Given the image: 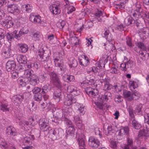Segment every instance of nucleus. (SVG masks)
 <instances>
[{"mask_svg": "<svg viewBox=\"0 0 149 149\" xmlns=\"http://www.w3.org/2000/svg\"><path fill=\"white\" fill-rule=\"evenodd\" d=\"M50 79L53 85L58 88H61L62 83L58 76L54 71L50 72L49 73Z\"/></svg>", "mask_w": 149, "mask_h": 149, "instance_id": "nucleus-1", "label": "nucleus"}, {"mask_svg": "<svg viewBox=\"0 0 149 149\" xmlns=\"http://www.w3.org/2000/svg\"><path fill=\"white\" fill-rule=\"evenodd\" d=\"M49 136L53 140L58 139L61 137L63 134V130L61 129H52L48 131Z\"/></svg>", "mask_w": 149, "mask_h": 149, "instance_id": "nucleus-2", "label": "nucleus"}, {"mask_svg": "<svg viewBox=\"0 0 149 149\" xmlns=\"http://www.w3.org/2000/svg\"><path fill=\"white\" fill-rule=\"evenodd\" d=\"M54 60L55 66L59 68V70L62 72V73H64L66 71V69L62 58L58 56L55 58Z\"/></svg>", "mask_w": 149, "mask_h": 149, "instance_id": "nucleus-3", "label": "nucleus"}, {"mask_svg": "<svg viewBox=\"0 0 149 149\" xmlns=\"http://www.w3.org/2000/svg\"><path fill=\"white\" fill-rule=\"evenodd\" d=\"M38 55L41 58V61L45 62L49 59L51 53L49 50H45L42 49H40L38 52Z\"/></svg>", "mask_w": 149, "mask_h": 149, "instance_id": "nucleus-4", "label": "nucleus"}, {"mask_svg": "<svg viewBox=\"0 0 149 149\" xmlns=\"http://www.w3.org/2000/svg\"><path fill=\"white\" fill-rule=\"evenodd\" d=\"M88 144L89 146L93 149H96L101 144L100 141L93 136H91L89 137Z\"/></svg>", "mask_w": 149, "mask_h": 149, "instance_id": "nucleus-5", "label": "nucleus"}, {"mask_svg": "<svg viewBox=\"0 0 149 149\" xmlns=\"http://www.w3.org/2000/svg\"><path fill=\"white\" fill-rule=\"evenodd\" d=\"M68 93L71 96H77L79 95L80 92L79 89L76 86L72 85H69L67 88Z\"/></svg>", "mask_w": 149, "mask_h": 149, "instance_id": "nucleus-6", "label": "nucleus"}, {"mask_svg": "<svg viewBox=\"0 0 149 149\" xmlns=\"http://www.w3.org/2000/svg\"><path fill=\"white\" fill-rule=\"evenodd\" d=\"M25 77L29 78V79H39L38 77L33 73V70L31 69L25 70L24 72Z\"/></svg>", "mask_w": 149, "mask_h": 149, "instance_id": "nucleus-7", "label": "nucleus"}, {"mask_svg": "<svg viewBox=\"0 0 149 149\" xmlns=\"http://www.w3.org/2000/svg\"><path fill=\"white\" fill-rule=\"evenodd\" d=\"M19 7L17 4H12L7 5V9L9 12L12 14H19L20 11Z\"/></svg>", "mask_w": 149, "mask_h": 149, "instance_id": "nucleus-8", "label": "nucleus"}, {"mask_svg": "<svg viewBox=\"0 0 149 149\" xmlns=\"http://www.w3.org/2000/svg\"><path fill=\"white\" fill-rule=\"evenodd\" d=\"M46 122V119L42 118L39 120V124L40 128L43 131L48 132L49 130H50V127L49 125V123Z\"/></svg>", "mask_w": 149, "mask_h": 149, "instance_id": "nucleus-9", "label": "nucleus"}, {"mask_svg": "<svg viewBox=\"0 0 149 149\" xmlns=\"http://www.w3.org/2000/svg\"><path fill=\"white\" fill-rule=\"evenodd\" d=\"M76 102V99L75 98L70 95L68 94L64 102V105L68 106L75 103Z\"/></svg>", "mask_w": 149, "mask_h": 149, "instance_id": "nucleus-10", "label": "nucleus"}, {"mask_svg": "<svg viewBox=\"0 0 149 149\" xmlns=\"http://www.w3.org/2000/svg\"><path fill=\"white\" fill-rule=\"evenodd\" d=\"M79 63L82 67H86L88 65L90 61L89 58L86 55L82 56L81 58H79Z\"/></svg>", "mask_w": 149, "mask_h": 149, "instance_id": "nucleus-11", "label": "nucleus"}, {"mask_svg": "<svg viewBox=\"0 0 149 149\" xmlns=\"http://www.w3.org/2000/svg\"><path fill=\"white\" fill-rule=\"evenodd\" d=\"M16 67V64L14 60H9L6 64V69L8 71H14Z\"/></svg>", "mask_w": 149, "mask_h": 149, "instance_id": "nucleus-12", "label": "nucleus"}, {"mask_svg": "<svg viewBox=\"0 0 149 149\" xmlns=\"http://www.w3.org/2000/svg\"><path fill=\"white\" fill-rule=\"evenodd\" d=\"M24 97L19 94L14 95L12 98L13 102L15 105L19 106L21 103Z\"/></svg>", "mask_w": 149, "mask_h": 149, "instance_id": "nucleus-13", "label": "nucleus"}, {"mask_svg": "<svg viewBox=\"0 0 149 149\" xmlns=\"http://www.w3.org/2000/svg\"><path fill=\"white\" fill-rule=\"evenodd\" d=\"M61 89L58 88L53 93V97L56 102H59L62 98V95Z\"/></svg>", "mask_w": 149, "mask_h": 149, "instance_id": "nucleus-14", "label": "nucleus"}, {"mask_svg": "<svg viewBox=\"0 0 149 149\" xmlns=\"http://www.w3.org/2000/svg\"><path fill=\"white\" fill-rule=\"evenodd\" d=\"M109 58V56L106 54H104L103 56L102 59H100L97 62V66L100 68H102V67H105V63L107 62Z\"/></svg>", "mask_w": 149, "mask_h": 149, "instance_id": "nucleus-15", "label": "nucleus"}, {"mask_svg": "<svg viewBox=\"0 0 149 149\" xmlns=\"http://www.w3.org/2000/svg\"><path fill=\"white\" fill-rule=\"evenodd\" d=\"M34 139L33 135L25 137L22 140V146H30L32 144V141Z\"/></svg>", "mask_w": 149, "mask_h": 149, "instance_id": "nucleus-16", "label": "nucleus"}, {"mask_svg": "<svg viewBox=\"0 0 149 149\" xmlns=\"http://www.w3.org/2000/svg\"><path fill=\"white\" fill-rule=\"evenodd\" d=\"M50 11L54 15H56L59 14L61 11L59 6L56 4H52L49 7Z\"/></svg>", "mask_w": 149, "mask_h": 149, "instance_id": "nucleus-17", "label": "nucleus"}, {"mask_svg": "<svg viewBox=\"0 0 149 149\" xmlns=\"http://www.w3.org/2000/svg\"><path fill=\"white\" fill-rule=\"evenodd\" d=\"M111 93L109 92H107L104 93V95L98 98V100L102 101V102H105L108 100L111 99Z\"/></svg>", "mask_w": 149, "mask_h": 149, "instance_id": "nucleus-18", "label": "nucleus"}, {"mask_svg": "<svg viewBox=\"0 0 149 149\" xmlns=\"http://www.w3.org/2000/svg\"><path fill=\"white\" fill-rule=\"evenodd\" d=\"M6 133L8 135L13 136L17 135V134L16 129L12 126H9L6 128Z\"/></svg>", "mask_w": 149, "mask_h": 149, "instance_id": "nucleus-19", "label": "nucleus"}, {"mask_svg": "<svg viewBox=\"0 0 149 149\" xmlns=\"http://www.w3.org/2000/svg\"><path fill=\"white\" fill-rule=\"evenodd\" d=\"M74 121L75 124L79 129H82L83 127V125L82 121L78 115L74 116Z\"/></svg>", "mask_w": 149, "mask_h": 149, "instance_id": "nucleus-20", "label": "nucleus"}, {"mask_svg": "<svg viewBox=\"0 0 149 149\" xmlns=\"http://www.w3.org/2000/svg\"><path fill=\"white\" fill-rule=\"evenodd\" d=\"M117 132H118V135L120 136H123V135H128L129 133V128L127 126L121 127Z\"/></svg>", "mask_w": 149, "mask_h": 149, "instance_id": "nucleus-21", "label": "nucleus"}, {"mask_svg": "<svg viewBox=\"0 0 149 149\" xmlns=\"http://www.w3.org/2000/svg\"><path fill=\"white\" fill-rule=\"evenodd\" d=\"M40 67V63L38 62L31 63L28 62L26 65V67L29 68L28 69L32 68L35 71H36Z\"/></svg>", "mask_w": 149, "mask_h": 149, "instance_id": "nucleus-22", "label": "nucleus"}, {"mask_svg": "<svg viewBox=\"0 0 149 149\" xmlns=\"http://www.w3.org/2000/svg\"><path fill=\"white\" fill-rule=\"evenodd\" d=\"M11 49L10 47H4L2 49V54L6 58L10 57L11 53Z\"/></svg>", "mask_w": 149, "mask_h": 149, "instance_id": "nucleus-23", "label": "nucleus"}, {"mask_svg": "<svg viewBox=\"0 0 149 149\" xmlns=\"http://www.w3.org/2000/svg\"><path fill=\"white\" fill-rule=\"evenodd\" d=\"M63 80L68 83L74 81L75 80L74 77L71 75H68L67 74H65L62 76Z\"/></svg>", "mask_w": 149, "mask_h": 149, "instance_id": "nucleus-24", "label": "nucleus"}, {"mask_svg": "<svg viewBox=\"0 0 149 149\" xmlns=\"http://www.w3.org/2000/svg\"><path fill=\"white\" fill-rule=\"evenodd\" d=\"M41 17L39 15H36L33 13L31 14L30 15L29 20L35 23H39L41 21Z\"/></svg>", "mask_w": 149, "mask_h": 149, "instance_id": "nucleus-25", "label": "nucleus"}, {"mask_svg": "<svg viewBox=\"0 0 149 149\" xmlns=\"http://www.w3.org/2000/svg\"><path fill=\"white\" fill-rule=\"evenodd\" d=\"M138 137L145 136L146 137L149 136V130L148 127H146V129L141 130L139 132Z\"/></svg>", "mask_w": 149, "mask_h": 149, "instance_id": "nucleus-26", "label": "nucleus"}, {"mask_svg": "<svg viewBox=\"0 0 149 149\" xmlns=\"http://www.w3.org/2000/svg\"><path fill=\"white\" fill-rule=\"evenodd\" d=\"M17 61L19 63L25 64L26 66L27 63H28V62H29L25 56L21 54L18 55L17 58Z\"/></svg>", "mask_w": 149, "mask_h": 149, "instance_id": "nucleus-27", "label": "nucleus"}, {"mask_svg": "<svg viewBox=\"0 0 149 149\" xmlns=\"http://www.w3.org/2000/svg\"><path fill=\"white\" fill-rule=\"evenodd\" d=\"M1 22L3 26L7 29L12 27L13 25V23L11 20L5 19Z\"/></svg>", "mask_w": 149, "mask_h": 149, "instance_id": "nucleus-28", "label": "nucleus"}, {"mask_svg": "<svg viewBox=\"0 0 149 149\" xmlns=\"http://www.w3.org/2000/svg\"><path fill=\"white\" fill-rule=\"evenodd\" d=\"M85 92L89 96H95L97 94L98 91L96 89L89 87L86 88Z\"/></svg>", "mask_w": 149, "mask_h": 149, "instance_id": "nucleus-29", "label": "nucleus"}, {"mask_svg": "<svg viewBox=\"0 0 149 149\" xmlns=\"http://www.w3.org/2000/svg\"><path fill=\"white\" fill-rule=\"evenodd\" d=\"M135 22V20L130 16H128L124 20L125 25L127 26L134 24Z\"/></svg>", "mask_w": 149, "mask_h": 149, "instance_id": "nucleus-30", "label": "nucleus"}, {"mask_svg": "<svg viewBox=\"0 0 149 149\" xmlns=\"http://www.w3.org/2000/svg\"><path fill=\"white\" fill-rule=\"evenodd\" d=\"M32 8V5L29 4L22 5L21 6V9L22 10L27 13L31 12Z\"/></svg>", "mask_w": 149, "mask_h": 149, "instance_id": "nucleus-31", "label": "nucleus"}, {"mask_svg": "<svg viewBox=\"0 0 149 149\" xmlns=\"http://www.w3.org/2000/svg\"><path fill=\"white\" fill-rule=\"evenodd\" d=\"M19 50L22 53L26 52L28 49V47L25 44L19 43L17 45Z\"/></svg>", "mask_w": 149, "mask_h": 149, "instance_id": "nucleus-32", "label": "nucleus"}, {"mask_svg": "<svg viewBox=\"0 0 149 149\" xmlns=\"http://www.w3.org/2000/svg\"><path fill=\"white\" fill-rule=\"evenodd\" d=\"M104 36H103L108 41H111L112 40V37L111 36V34L109 29H107L104 30Z\"/></svg>", "mask_w": 149, "mask_h": 149, "instance_id": "nucleus-33", "label": "nucleus"}, {"mask_svg": "<svg viewBox=\"0 0 149 149\" xmlns=\"http://www.w3.org/2000/svg\"><path fill=\"white\" fill-rule=\"evenodd\" d=\"M0 144L2 147L5 149L11 148L12 147V144L6 142L5 140L2 138L0 139Z\"/></svg>", "mask_w": 149, "mask_h": 149, "instance_id": "nucleus-34", "label": "nucleus"}, {"mask_svg": "<svg viewBox=\"0 0 149 149\" xmlns=\"http://www.w3.org/2000/svg\"><path fill=\"white\" fill-rule=\"evenodd\" d=\"M77 142L78 143L80 149H85L86 146L84 139L82 138H78L77 139Z\"/></svg>", "mask_w": 149, "mask_h": 149, "instance_id": "nucleus-35", "label": "nucleus"}, {"mask_svg": "<svg viewBox=\"0 0 149 149\" xmlns=\"http://www.w3.org/2000/svg\"><path fill=\"white\" fill-rule=\"evenodd\" d=\"M140 94L137 92H132L131 97L129 98V101L130 102L132 100H138L140 97Z\"/></svg>", "mask_w": 149, "mask_h": 149, "instance_id": "nucleus-36", "label": "nucleus"}, {"mask_svg": "<svg viewBox=\"0 0 149 149\" xmlns=\"http://www.w3.org/2000/svg\"><path fill=\"white\" fill-rule=\"evenodd\" d=\"M8 104L6 102H3L0 105V109L3 111H8L9 108L8 107Z\"/></svg>", "mask_w": 149, "mask_h": 149, "instance_id": "nucleus-37", "label": "nucleus"}, {"mask_svg": "<svg viewBox=\"0 0 149 149\" xmlns=\"http://www.w3.org/2000/svg\"><path fill=\"white\" fill-rule=\"evenodd\" d=\"M42 96L41 93H37L35 94L33 96L34 100L40 103L42 99Z\"/></svg>", "mask_w": 149, "mask_h": 149, "instance_id": "nucleus-38", "label": "nucleus"}, {"mask_svg": "<svg viewBox=\"0 0 149 149\" xmlns=\"http://www.w3.org/2000/svg\"><path fill=\"white\" fill-rule=\"evenodd\" d=\"M75 131L74 126H69L67 128L66 132L68 135H70L71 136L74 134Z\"/></svg>", "mask_w": 149, "mask_h": 149, "instance_id": "nucleus-39", "label": "nucleus"}, {"mask_svg": "<svg viewBox=\"0 0 149 149\" xmlns=\"http://www.w3.org/2000/svg\"><path fill=\"white\" fill-rule=\"evenodd\" d=\"M42 94H46L51 90V87L46 84L44 85L41 88Z\"/></svg>", "mask_w": 149, "mask_h": 149, "instance_id": "nucleus-40", "label": "nucleus"}, {"mask_svg": "<svg viewBox=\"0 0 149 149\" xmlns=\"http://www.w3.org/2000/svg\"><path fill=\"white\" fill-rule=\"evenodd\" d=\"M132 93L130 91L124 90L123 91V95L125 98H127L128 100L129 101V98L131 97Z\"/></svg>", "mask_w": 149, "mask_h": 149, "instance_id": "nucleus-41", "label": "nucleus"}, {"mask_svg": "<svg viewBox=\"0 0 149 149\" xmlns=\"http://www.w3.org/2000/svg\"><path fill=\"white\" fill-rule=\"evenodd\" d=\"M132 125L134 128L136 130L139 129L141 127V125L136 120L135 118H133L132 121Z\"/></svg>", "mask_w": 149, "mask_h": 149, "instance_id": "nucleus-42", "label": "nucleus"}, {"mask_svg": "<svg viewBox=\"0 0 149 149\" xmlns=\"http://www.w3.org/2000/svg\"><path fill=\"white\" fill-rule=\"evenodd\" d=\"M104 90H110L112 88H113L112 85L110 84L107 81V80H105L104 81Z\"/></svg>", "mask_w": 149, "mask_h": 149, "instance_id": "nucleus-43", "label": "nucleus"}, {"mask_svg": "<svg viewBox=\"0 0 149 149\" xmlns=\"http://www.w3.org/2000/svg\"><path fill=\"white\" fill-rule=\"evenodd\" d=\"M132 13V16L134 17L135 19H138L140 17L142 18V12H140L135 10Z\"/></svg>", "mask_w": 149, "mask_h": 149, "instance_id": "nucleus-44", "label": "nucleus"}, {"mask_svg": "<svg viewBox=\"0 0 149 149\" xmlns=\"http://www.w3.org/2000/svg\"><path fill=\"white\" fill-rule=\"evenodd\" d=\"M41 33L39 31H37L32 34L33 38L35 41L38 40L41 38Z\"/></svg>", "mask_w": 149, "mask_h": 149, "instance_id": "nucleus-45", "label": "nucleus"}, {"mask_svg": "<svg viewBox=\"0 0 149 149\" xmlns=\"http://www.w3.org/2000/svg\"><path fill=\"white\" fill-rule=\"evenodd\" d=\"M78 110L81 115H83L86 112V109L84 106L81 104H79L78 105Z\"/></svg>", "mask_w": 149, "mask_h": 149, "instance_id": "nucleus-46", "label": "nucleus"}, {"mask_svg": "<svg viewBox=\"0 0 149 149\" xmlns=\"http://www.w3.org/2000/svg\"><path fill=\"white\" fill-rule=\"evenodd\" d=\"M103 13L102 12L97 9V11L95 13V16L97 17V19L98 21L101 22L102 21L101 16H102Z\"/></svg>", "mask_w": 149, "mask_h": 149, "instance_id": "nucleus-47", "label": "nucleus"}, {"mask_svg": "<svg viewBox=\"0 0 149 149\" xmlns=\"http://www.w3.org/2000/svg\"><path fill=\"white\" fill-rule=\"evenodd\" d=\"M146 50L140 51L139 52V57L143 61H145L146 59Z\"/></svg>", "mask_w": 149, "mask_h": 149, "instance_id": "nucleus-48", "label": "nucleus"}, {"mask_svg": "<svg viewBox=\"0 0 149 149\" xmlns=\"http://www.w3.org/2000/svg\"><path fill=\"white\" fill-rule=\"evenodd\" d=\"M70 40L71 43L75 46H77L79 44V39L78 37L75 36L72 37Z\"/></svg>", "mask_w": 149, "mask_h": 149, "instance_id": "nucleus-49", "label": "nucleus"}, {"mask_svg": "<svg viewBox=\"0 0 149 149\" xmlns=\"http://www.w3.org/2000/svg\"><path fill=\"white\" fill-rule=\"evenodd\" d=\"M125 5L123 4L122 3L119 1L118 3L115 4L114 6L117 10H122L125 7Z\"/></svg>", "mask_w": 149, "mask_h": 149, "instance_id": "nucleus-50", "label": "nucleus"}, {"mask_svg": "<svg viewBox=\"0 0 149 149\" xmlns=\"http://www.w3.org/2000/svg\"><path fill=\"white\" fill-rule=\"evenodd\" d=\"M129 86L131 89H134L138 87V85L136 82L130 81L129 82Z\"/></svg>", "mask_w": 149, "mask_h": 149, "instance_id": "nucleus-51", "label": "nucleus"}, {"mask_svg": "<svg viewBox=\"0 0 149 149\" xmlns=\"http://www.w3.org/2000/svg\"><path fill=\"white\" fill-rule=\"evenodd\" d=\"M126 43L127 45L130 48L134 46L132 39L129 37H127L126 38Z\"/></svg>", "mask_w": 149, "mask_h": 149, "instance_id": "nucleus-52", "label": "nucleus"}, {"mask_svg": "<svg viewBox=\"0 0 149 149\" xmlns=\"http://www.w3.org/2000/svg\"><path fill=\"white\" fill-rule=\"evenodd\" d=\"M95 104L97 107L98 108L100 109H102L104 107L103 104H106V103L105 102H104L99 101L97 102H95Z\"/></svg>", "mask_w": 149, "mask_h": 149, "instance_id": "nucleus-53", "label": "nucleus"}, {"mask_svg": "<svg viewBox=\"0 0 149 149\" xmlns=\"http://www.w3.org/2000/svg\"><path fill=\"white\" fill-rule=\"evenodd\" d=\"M13 33L14 35V38H15L18 40L21 39V36L22 35L20 34V33H19V31L18 32L17 31L15 30L13 32Z\"/></svg>", "mask_w": 149, "mask_h": 149, "instance_id": "nucleus-54", "label": "nucleus"}, {"mask_svg": "<svg viewBox=\"0 0 149 149\" xmlns=\"http://www.w3.org/2000/svg\"><path fill=\"white\" fill-rule=\"evenodd\" d=\"M142 105L141 104L138 105L135 109V111L136 113L139 114H141L142 113Z\"/></svg>", "mask_w": 149, "mask_h": 149, "instance_id": "nucleus-55", "label": "nucleus"}, {"mask_svg": "<svg viewBox=\"0 0 149 149\" xmlns=\"http://www.w3.org/2000/svg\"><path fill=\"white\" fill-rule=\"evenodd\" d=\"M144 117L146 127H148V125H149V113L145 115Z\"/></svg>", "mask_w": 149, "mask_h": 149, "instance_id": "nucleus-56", "label": "nucleus"}, {"mask_svg": "<svg viewBox=\"0 0 149 149\" xmlns=\"http://www.w3.org/2000/svg\"><path fill=\"white\" fill-rule=\"evenodd\" d=\"M32 89V91L34 95L37 93H40V92L41 90V88L36 86L34 87Z\"/></svg>", "mask_w": 149, "mask_h": 149, "instance_id": "nucleus-57", "label": "nucleus"}, {"mask_svg": "<svg viewBox=\"0 0 149 149\" xmlns=\"http://www.w3.org/2000/svg\"><path fill=\"white\" fill-rule=\"evenodd\" d=\"M30 84L35 86L37 84L39 81V79H29Z\"/></svg>", "mask_w": 149, "mask_h": 149, "instance_id": "nucleus-58", "label": "nucleus"}, {"mask_svg": "<svg viewBox=\"0 0 149 149\" xmlns=\"http://www.w3.org/2000/svg\"><path fill=\"white\" fill-rule=\"evenodd\" d=\"M29 122L26 120H22L20 121L19 123V125L22 127H24L25 130V127L29 126Z\"/></svg>", "mask_w": 149, "mask_h": 149, "instance_id": "nucleus-59", "label": "nucleus"}, {"mask_svg": "<svg viewBox=\"0 0 149 149\" xmlns=\"http://www.w3.org/2000/svg\"><path fill=\"white\" fill-rule=\"evenodd\" d=\"M29 30L26 27H24L22 28L19 31V33L22 35L26 34L29 32Z\"/></svg>", "mask_w": 149, "mask_h": 149, "instance_id": "nucleus-60", "label": "nucleus"}, {"mask_svg": "<svg viewBox=\"0 0 149 149\" xmlns=\"http://www.w3.org/2000/svg\"><path fill=\"white\" fill-rule=\"evenodd\" d=\"M6 38L9 40L14 39V35L13 33L8 32L6 34Z\"/></svg>", "mask_w": 149, "mask_h": 149, "instance_id": "nucleus-61", "label": "nucleus"}, {"mask_svg": "<svg viewBox=\"0 0 149 149\" xmlns=\"http://www.w3.org/2000/svg\"><path fill=\"white\" fill-rule=\"evenodd\" d=\"M136 45L138 48L141 49H142L143 50H146V46L143 42H138L137 43Z\"/></svg>", "mask_w": 149, "mask_h": 149, "instance_id": "nucleus-62", "label": "nucleus"}, {"mask_svg": "<svg viewBox=\"0 0 149 149\" xmlns=\"http://www.w3.org/2000/svg\"><path fill=\"white\" fill-rule=\"evenodd\" d=\"M24 81V79H18L17 82L19 85L22 87H24L26 85V83Z\"/></svg>", "mask_w": 149, "mask_h": 149, "instance_id": "nucleus-63", "label": "nucleus"}, {"mask_svg": "<svg viewBox=\"0 0 149 149\" xmlns=\"http://www.w3.org/2000/svg\"><path fill=\"white\" fill-rule=\"evenodd\" d=\"M102 130L101 129L96 128L95 129V133L96 135H99L100 137L101 138L102 136V133L101 131Z\"/></svg>", "mask_w": 149, "mask_h": 149, "instance_id": "nucleus-64", "label": "nucleus"}]
</instances>
